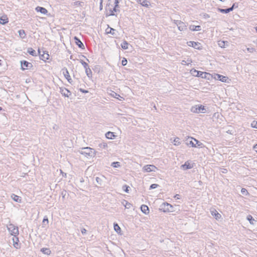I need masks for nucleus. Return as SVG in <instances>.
<instances>
[{
	"label": "nucleus",
	"instance_id": "obj_33",
	"mask_svg": "<svg viewBox=\"0 0 257 257\" xmlns=\"http://www.w3.org/2000/svg\"><path fill=\"white\" fill-rule=\"evenodd\" d=\"M66 74H65V78L67 79L70 83H72V80L70 76L69 75V73L67 70H66Z\"/></svg>",
	"mask_w": 257,
	"mask_h": 257
},
{
	"label": "nucleus",
	"instance_id": "obj_44",
	"mask_svg": "<svg viewBox=\"0 0 257 257\" xmlns=\"http://www.w3.org/2000/svg\"><path fill=\"white\" fill-rule=\"evenodd\" d=\"M111 166H112L114 168H117L120 166L119 163L118 162H113L111 164Z\"/></svg>",
	"mask_w": 257,
	"mask_h": 257
},
{
	"label": "nucleus",
	"instance_id": "obj_40",
	"mask_svg": "<svg viewBox=\"0 0 257 257\" xmlns=\"http://www.w3.org/2000/svg\"><path fill=\"white\" fill-rule=\"evenodd\" d=\"M99 147L102 149H106L107 147V145L106 143L103 142L99 144Z\"/></svg>",
	"mask_w": 257,
	"mask_h": 257
},
{
	"label": "nucleus",
	"instance_id": "obj_28",
	"mask_svg": "<svg viewBox=\"0 0 257 257\" xmlns=\"http://www.w3.org/2000/svg\"><path fill=\"white\" fill-rule=\"evenodd\" d=\"M116 31V30L113 28H109V27H108L106 29V33L107 34H111V35H115V32Z\"/></svg>",
	"mask_w": 257,
	"mask_h": 257
},
{
	"label": "nucleus",
	"instance_id": "obj_22",
	"mask_svg": "<svg viewBox=\"0 0 257 257\" xmlns=\"http://www.w3.org/2000/svg\"><path fill=\"white\" fill-rule=\"evenodd\" d=\"M191 140H193L194 141L192 140L190 141L189 142V145H191L193 147H196V145L199 143L198 141L196 140L195 139H193L192 138H191Z\"/></svg>",
	"mask_w": 257,
	"mask_h": 257
},
{
	"label": "nucleus",
	"instance_id": "obj_41",
	"mask_svg": "<svg viewBox=\"0 0 257 257\" xmlns=\"http://www.w3.org/2000/svg\"><path fill=\"white\" fill-rule=\"evenodd\" d=\"M114 229L117 232L120 231V228L117 223L114 224Z\"/></svg>",
	"mask_w": 257,
	"mask_h": 257
},
{
	"label": "nucleus",
	"instance_id": "obj_53",
	"mask_svg": "<svg viewBox=\"0 0 257 257\" xmlns=\"http://www.w3.org/2000/svg\"><path fill=\"white\" fill-rule=\"evenodd\" d=\"M65 90L67 91V93H65V97L67 96V97H68L69 96V95L70 94V92L67 90V89L65 88Z\"/></svg>",
	"mask_w": 257,
	"mask_h": 257
},
{
	"label": "nucleus",
	"instance_id": "obj_13",
	"mask_svg": "<svg viewBox=\"0 0 257 257\" xmlns=\"http://www.w3.org/2000/svg\"><path fill=\"white\" fill-rule=\"evenodd\" d=\"M74 39H75V43L76 44V45L79 48H82V49H84V46L83 44L81 42V41L79 39H78L77 37H75Z\"/></svg>",
	"mask_w": 257,
	"mask_h": 257
},
{
	"label": "nucleus",
	"instance_id": "obj_11",
	"mask_svg": "<svg viewBox=\"0 0 257 257\" xmlns=\"http://www.w3.org/2000/svg\"><path fill=\"white\" fill-rule=\"evenodd\" d=\"M233 9H234V5H232V6L231 8H229L228 9H221V8H218L217 10L218 12H219L220 13L227 14V13H228L232 11L233 10Z\"/></svg>",
	"mask_w": 257,
	"mask_h": 257
},
{
	"label": "nucleus",
	"instance_id": "obj_30",
	"mask_svg": "<svg viewBox=\"0 0 257 257\" xmlns=\"http://www.w3.org/2000/svg\"><path fill=\"white\" fill-rule=\"evenodd\" d=\"M19 34L20 37L21 38H22V39H24L26 37V36L25 32L23 30H19Z\"/></svg>",
	"mask_w": 257,
	"mask_h": 257
},
{
	"label": "nucleus",
	"instance_id": "obj_8",
	"mask_svg": "<svg viewBox=\"0 0 257 257\" xmlns=\"http://www.w3.org/2000/svg\"><path fill=\"white\" fill-rule=\"evenodd\" d=\"M39 54L40 55V59L42 60L46 61V60L49 59V55L48 53V52H45L43 51V54L41 53V51L39 50H38Z\"/></svg>",
	"mask_w": 257,
	"mask_h": 257
},
{
	"label": "nucleus",
	"instance_id": "obj_45",
	"mask_svg": "<svg viewBox=\"0 0 257 257\" xmlns=\"http://www.w3.org/2000/svg\"><path fill=\"white\" fill-rule=\"evenodd\" d=\"M74 5L76 6L82 7L84 5V3L81 2H75L74 3Z\"/></svg>",
	"mask_w": 257,
	"mask_h": 257
},
{
	"label": "nucleus",
	"instance_id": "obj_60",
	"mask_svg": "<svg viewBox=\"0 0 257 257\" xmlns=\"http://www.w3.org/2000/svg\"><path fill=\"white\" fill-rule=\"evenodd\" d=\"M199 184H200V185H202V181H199Z\"/></svg>",
	"mask_w": 257,
	"mask_h": 257
},
{
	"label": "nucleus",
	"instance_id": "obj_35",
	"mask_svg": "<svg viewBox=\"0 0 257 257\" xmlns=\"http://www.w3.org/2000/svg\"><path fill=\"white\" fill-rule=\"evenodd\" d=\"M111 95L113 97L116 98L120 100H121V99H123L122 97L120 96L119 94H117L116 93H115L114 92H112Z\"/></svg>",
	"mask_w": 257,
	"mask_h": 257
},
{
	"label": "nucleus",
	"instance_id": "obj_21",
	"mask_svg": "<svg viewBox=\"0 0 257 257\" xmlns=\"http://www.w3.org/2000/svg\"><path fill=\"white\" fill-rule=\"evenodd\" d=\"M188 46L193 47L196 49L198 48V46L199 45V43L198 42H195L193 41H189L187 43Z\"/></svg>",
	"mask_w": 257,
	"mask_h": 257
},
{
	"label": "nucleus",
	"instance_id": "obj_48",
	"mask_svg": "<svg viewBox=\"0 0 257 257\" xmlns=\"http://www.w3.org/2000/svg\"><path fill=\"white\" fill-rule=\"evenodd\" d=\"M159 185L157 184H153L150 186V189H155L158 187Z\"/></svg>",
	"mask_w": 257,
	"mask_h": 257
},
{
	"label": "nucleus",
	"instance_id": "obj_43",
	"mask_svg": "<svg viewBox=\"0 0 257 257\" xmlns=\"http://www.w3.org/2000/svg\"><path fill=\"white\" fill-rule=\"evenodd\" d=\"M241 192L244 195L247 196L248 195V192L247 190L245 188H242L241 190Z\"/></svg>",
	"mask_w": 257,
	"mask_h": 257
},
{
	"label": "nucleus",
	"instance_id": "obj_39",
	"mask_svg": "<svg viewBox=\"0 0 257 257\" xmlns=\"http://www.w3.org/2000/svg\"><path fill=\"white\" fill-rule=\"evenodd\" d=\"M48 222H49V221H48V218L47 217H45L43 220V224H42L43 226V227L46 226V225H48Z\"/></svg>",
	"mask_w": 257,
	"mask_h": 257
},
{
	"label": "nucleus",
	"instance_id": "obj_9",
	"mask_svg": "<svg viewBox=\"0 0 257 257\" xmlns=\"http://www.w3.org/2000/svg\"><path fill=\"white\" fill-rule=\"evenodd\" d=\"M12 240H13V245H14V247H15L16 249L20 248V245L19 243V238L17 237V236H14Z\"/></svg>",
	"mask_w": 257,
	"mask_h": 257
},
{
	"label": "nucleus",
	"instance_id": "obj_2",
	"mask_svg": "<svg viewBox=\"0 0 257 257\" xmlns=\"http://www.w3.org/2000/svg\"><path fill=\"white\" fill-rule=\"evenodd\" d=\"M118 2L117 0H115L113 4H109L106 7V11L107 15L109 16L115 15L114 13L118 11L117 9L118 7Z\"/></svg>",
	"mask_w": 257,
	"mask_h": 257
},
{
	"label": "nucleus",
	"instance_id": "obj_52",
	"mask_svg": "<svg viewBox=\"0 0 257 257\" xmlns=\"http://www.w3.org/2000/svg\"><path fill=\"white\" fill-rule=\"evenodd\" d=\"M181 21H179V20H174V23L177 26V27H178V24H179V23H181Z\"/></svg>",
	"mask_w": 257,
	"mask_h": 257
},
{
	"label": "nucleus",
	"instance_id": "obj_37",
	"mask_svg": "<svg viewBox=\"0 0 257 257\" xmlns=\"http://www.w3.org/2000/svg\"><path fill=\"white\" fill-rule=\"evenodd\" d=\"M41 251L46 254H49L51 252L50 250L48 248H43L41 249Z\"/></svg>",
	"mask_w": 257,
	"mask_h": 257
},
{
	"label": "nucleus",
	"instance_id": "obj_26",
	"mask_svg": "<svg viewBox=\"0 0 257 257\" xmlns=\"http://www.w3.org/2000/svg\"><path fill=\"white\" fill-rule=\"evenodd\" d=\"M193 72L197 73L196 74H194V75H195L196 76H200L202 78L205 77V76H204L203 75H205L207 74L206 73H204L203 72L197 71L196 70H194Z\"/></svg>",
	"mask_w": 257,
	"mask_h": 257
},
{
	"label": "nucleus",
	"instance_id": "obj_3",
	"mask_svg": "<svg viewBox=\"0 0 257 257\" xmlns=\"http://www.w3.org/2000/svg\"><path fill=\"white\" fill-rule=\"evenodd\" d=\"M190 110L191 112L196 113H204L206 112V108H205V106L200 104L195 105L192 106Z\"/></svg>",
	"mask_w": 257,
	"mask_h": 257
},
{
	"label": "nucleus",
	"instance_id": "obj_1",
	"mask_svg": "<svg viewBox=\"0 0 257 257\" xmlns=\"http://www.w3.org/2000/svg\"><path fill=\"white\" fill-rule=\"evenodd\" d=\"M78 152L85 157H94L96 155L95 151L90 147H85L80 149Z\"/></svg>",
	"mask_w": 257,
	"mask_h": 257
},
{
	"label": "nucleus",
	"instance_id": "obj_50",
	"mask_svg": "<svg viewBox=\"0 0 257 257\" xmlns=\"http://www.w3.org/2000/svg\"><path fill=\"white\" fill-rule=\"evenodd\" d=\"M127 64V60L125 58H123L121 61V64L122 66H125Z\"/></svg>",
	"mask_w": 257,
	"mask_h": 257
},
{
	"label": "nucleus",
	"instance_id": "obj_15",
	"mask_svg": "<svg viewBox=\"0 0 257 257\" xmlns=\"http://www.w3.org/2000/svg\"><path fill=\"white\" fill-rule=\"evenodd\" d=\"M181 167L184 170H187L189 169H191L193 166L188 162H185L184 165H182Z\"/></svg>",
	"mask_w": 257,
	"mask_h": 257
},
{
	"label": "nucleus",
	"instance_id": "obj_46",
	"mask_svg": "<svg viewBox=\"0 0 257 257\" xmlns=\"http://www.w3.org/2000/svg\"><path fill=\"white\" fill-rule=\"evenodd\" d=\"M251 126L253 128H257V121L253 120L251 123Z\"/></svg>",
	"mask_w": 257,
	"mask_h": 257
},
{
	"label": "nucleus",
	"instance_id": "obj_51",
	"mask_svg": "<svg viewBox=\"0 0 257 257\" xmlns=\"http://www.w3.org/2000/svg\"><path fill=\"white\" fill-rule=\"evenodd\" d=\"M79 90H80L81 92H82V93H88V90H84V89H82V88H80V89H79Z\"/></svg>",
	"mask_w": 257,
	"mask_h": 257
},
{
	"label": "nucleus",
	"instance_id": "obj_6",
	"mask_svg": "<svg viewBox=\"0 0 257 257\" xmlns=\"http://www.w3.org/2000/svg\"><path fill=\"white\" fill-rule=\"evenodd\" d=\"M157 170V168L153 165H146L142 168L143 172L147 173L155 172Z\"/></svg>",
	"mask_w": 257,
	"mask_h": 257
},
{
	"label": "nucleus",
	"instance_id": "obj_64",
	"mask_svg": "<svg viewBox=\"0 0 257 257\" xmlns=\"http://www.w3.org/2000/svg\"><path fill=\"white\" fill-rule=\"evenodd\" d=\"M256 43L257 44V38H256Z\"/></svg>",
	"mask_w": 257,
	"mask_h": 257
},
{
	"label": "nucleus",
	"instance_id": "obj_34",
	"mask_svg": "<svg viewBox=\"0 0 257 257\" xmlns=\"http://www.w3.org/2000/svg\"><path fill=\"white\" fill-rule=\"evenodd\" d=\"M128 43L126 41H124L121 44V47L123 49H128Z\"/></svg>",
	"mask_w": 257,
	"mask_h": 257
},
{
	"label": "nucleus",
	"instance_id": "obj_31",
	"mask_svg": "<svg viewBox=\"0 0 257 257\" xmlns=\"http://www.w3.org/2000/svg\"><path fill=\"white\" fill-rule=\"evenodd\" d=\"M85 73H86V75L89 78L92 77V71H91V70L89 68H88L87 69H86L85 70Z\"/></svg>",
	"mask_w": 257,
	"mask_h": 257
},
{
	"label": "nucleus",
	"instance_id": "obj_36",
	"mask_svg": "<svg viewBox=\"0 0 257 257\" xmlns=\"http://www.w3.org/2000/svg\"><path fill=\"white\" fill-rule=\"evenodd\" d=\"M95 180L98 185H102V182H103V179L102 178L99 177H96L95 178Z\"/></svg>",
	"mask_w": 257,
	"mask_h": 257
},
{
	"label": "nucleus",
	"instance_id": "obj_57",
	"mask_svg": "<svg viewBox=\"0 0 257 257\" xmlns=\"http://www.w3.org/2000/svg\"><path fill=\"white\" fill-rule=\"evenodd\" d=\"M175 198H176V199H180V197H179V195L178 194H176L175 196H174Z\"/></svg>",
	"mask_w": 257,
	"mask_h": 257
},
{
	"label": "nucleus",
	"instance_id": "obj_49",
	"mask_svg": "<svg viewBox=\"0 0 257 257\" xmlns=\"http://www.w3.org/2000/svg\"><path fill=\"white\" fill-rule=\"evenodd\" d=\"M246 50L249 53H253L255 51V49L253 48H247Z\"/></svg>",
	"mask_w": 257,
	"mask_h": 257
},
{
	"label": "nucleus",
	"instance_id": "obj_63",
	"mask_svg": "<svg viewBox=\"0 0 257 257\" xmlns=\"http://www.w3.org/2000/svg\"><path fill=\"white\" fill-rule=\"evenodd\" d=\"M2 110V108L0 107V111Z\"/></svg>",
	"mask_w": 257,
	"mask_h": 257
},
{
	"label": "nucleus",
	"instance_id": "obj_17",
	"mask_svg": "<svg viewBox=\"0 0 257 257\" xmlns=\"http://www.w3.org/2000/svg\"><path fill=\"white\" fill-rule=\"evenodd\" d=\"M189 29L192 31H199L201 30V27L200 26L190 25Z\"/></svg>",
	"mask_w": 257,
	"mask_h": 257
},
{
	"label": "nucleus",
	"instance_id": "obj_14",
	"mask_svg": "<svg viewBox=\"0 0 257 257\" xmlns=\"http://www.w3.org/2000/svg\"><path fill=\"white\" fill-rule=\"evenodd\" d=\"M36 11L39 12L43 14H46L48 12L47 10L45 8L41 7H37L36 8Z\"/></svg>",
	"mask_w": 257,
	"mask_h": 257
},
{
	"label": "nucleus",
	"instance_id": "obj_27",
	"mask_svg": "<svg viewBox=\"0 0 257 257\" xmlns=\"http://www.w3.org/2000/svg\"><path fill=\"white\" fill-rule=\"evenodd\" d=\"M218 44L221 48H225L226 46H227L228 42L224 41H219L218 42Z\"/></svg>",
	"mask_w": 257,
	"mask_h": 257
},
{
	"label": "nucleus",
	"instance_id": "obj_19",
	"mask_svg": "<svg viewBox=\"0 0 257 257\" xmlns=\"http://www.w3.org/2000/svg\"><path fill=\"white\" fill-rule=\"evenodd\" d=\"M139 3L143 6L147 8L149 7L150 3L147 0H139Z\"/></svg>",
	"mask_w": 257,
	"mask_h": 257
},
{
	"label": "nucleus",
	"instance_id": "obj_23",
	"mask_svg": "<svg viewBox=\"0 0 257 257\" xmlns=\"http://www.w3.org/2000/svg\"><path fill=\"white\" fill-rule=\"evenodd\" d=\"M8 23V18L6 16H3L0 18V24L5 25Z\"/></svg>",
	"mask_w": 257,
	"mask_h": 257
},
{
	"label": "nucleus",
	"instance_id": "obj_58",
	"mask_svg": "<svg viewBox=\"0 0 257 257\" xmlns=\"http://www.w3.org/2000/svg\"><path fill=\"white\" fill-rule=\"evenodd\" d=\"M227 170H226V169H223L222 170V172L223 173H227Z\"/></svg>",
	"mask_w": 257,
	"mask_h": 257
},
{
	"label": "nucleus",
	"instance_id": "obj_12",
	"mask_svg": "<svg viewBox=\"0 0 257 257\" xmlns=\"http://www.w3.org/2000/svg\"><path fill=\"white\" fill-rule=\"evenodd\" d=\"M141 211L145 214H148L149 213V207L146 205H142L141 206Z\"/></svg>",
	"mask_w": 257,
	"mask_h": 257
},
{
	"label": "nucleus",
	"instance_id": "obj_18",
	"mask_svg": "<svg viewBox=\"0 0 257 257\" xmlns=\"http://www.w3.org/2000/svg\"><path fill=\"white\" fill-rule=\"evenodd\" d=\"M186 26L184 23L181 22L179 23L178 28L180 31H184L186 29Z\"/></svg>",
	"mask_w": 257,
	"mask_h": 257
},
{
	"label": "nucleus",
	"instance_id": "obj_38",
	"mask_svg": "<svg viewBox=\"0 0 257 257\" xmlns=\"http://www.w3.org/2000/svg\"><path fill=\"white\" fill-rule=\"evenodd\" d=\"M174 145L178 146L181 144V142L180 141V139L178 137L176 138L174 140Z\"/></svg>",
	"mask_w": 257,
	"mask_h": 257
},
{
	"label": "nucleus",
	"instance_id": "obj_29",
	"mask_svg": "<svg viewBox=\"0 0 257 257\" xmlns=\"http://www.w3.org/2000/svg\"><path fill=\"white\" fill-rule=\"evenodd\" d=\"M246 219H247V220L249 221V223L253 225L254 224V222H255V220L251 215H247Z\"/></svg>",
	"mask_w": 257,
	"mask_h": 257
},
{
	"label": "nucleus",
	"instance_id": "obj_59",
	"mask_svg": "<svg viewBox=\"0 0 257 257\" xmlns=\"http://www.w3.org/2000/svg\"><path fill=\"white\" fill-rule=\"evenodd\" d=\"M219 116V114L218 113H215L214 114V116H217L218 117Z\"/></svg>",
	"mask_w": 257,
	"mask_h": 257
},
{
	"label": "nucleus",
	"instance_id": "obj_62",
	"mask_svg": "<svg viewBox=\"0 0 257 257\" xmlns=\"http://www.w3.org/2000/svg\"><path fill=\"white\" fill-rule=\"evenodd\" d=\"M255 29L256 32H257V26L256 27H255Z\"/></svg>",
	"mask_w": 257,
	"mask_h": 257
},
{
	"label": "nucleus",
	"instance_id": "obj_7",
	"mask_svg": "<svg viewBox=\"0 0 257 257\" xmlns=\"http://www.w3.org/2000/svg\"><path fill=\"white\" fill-rule=\"evenodd\" d=\"M214 78L215 79L219 80L223 82L229 83L230 81L227 77L218 74H216Z\"/></svg>",
	"mask_w": 257,
	"mask_h": 257
},
{
	"label": "nucleus",
	"instance_id": "obj_16",
	"mask_svg": "<svg viewBox=\"0 0 257 257\" xmlns=\"http://www.w3.org/2000/svg\"><path fill=\"white\" fill-rule=\"evenodd\" d=\"M12 198L16 202L21 203L22 201V199L21 197L17 195L13 194L11 195Z\"/></svg>",
	"mask_w": 257,
	"mask_h": 257
},
{
	"label": "nucleus",
	"instance_id": "obj_54",
	"mask_svg": "<svg viewBox=\"0 0 257 257\" xmlns=\"http://www.w3.org/2000/svg\"><path fill=\"white\" fill-rule=\"evenodd\" d=\"M204 17L205 18H208L210 17L209 15L208 14H204Z\"/></svg>",
	"mask_w": 257,
	"mask_h": 257
},
{
	"label": "nucleus",
	"instance_id": "obj_32",
	"mask_svg": "<svg viewBox=\"0 0 257 257\" xmlns=\"http://www.w3.org/2000/svg\"><path fill=\"white\" fill-rule=\"evenodd\" d=\"M28 52L32 56H36V52L33 50L32 48H29L28 49Z\"/></svg>",
	"mask_w": 257,
	"mask_h": 257
},
{
	"label": "nucleus",
	"instance_id": "obj_10",
	"mask_svg": "<svg viewBox=\"0 0 257 257\" xmlns=\"http://www.w3.org/2000/svg\"><path fill=\"white\" fill-rule=\"evenodd\" d=\"M210 212L211 215L217 220L220 219L221 217V215L215 209H211Z\"/></svg>",
	"mask_w": 257,
	"mask_h": 257
},
{
	"label": "nucleus",
	"instance_id": "obj_24",
	"mask_svg": "<svg viewBox=\"0 0 257 257\" xmlns=\"http://www.w3.org/2000/svg\"><path fill=\"white\" fill-rule=\"evenodd\" d=\"M105 137L108 139H113L115 137V135L113 133L111 132H108L105 134Z\"/></svg>",
	"mask_w": 257,
	"mask_h": 257
},
{
	"label": "nucleus",
	"instance_id": "obj_61",
	"mask_svg": "<svg viewBox=\"0 0 257 257\" xmlns=\"http://www.w3.org/2000/svg\"><path fill=\"white\" fill-rule=\"evenodd\" d=\"M185 63H186V62L184 60L182 61V64H184Z\"/></svg>",
	"mask_w": 257,
	"mask_h": 257
},
{
	"label": "nucleus",
	"instance_id": "obj_56",
	"mask_svg": "<svg viewBox=\"0 0 257 257\" xmlns=\"http://www.w3.org/2000/svg\"><path fill=\"white\" fill-rule=\"evenodd\" d=\"M253 149L256 152H257V144L254 146Z\"/></svg>",
	"mask_w": 257,
	"mask_h": 257
},
{
	"label": "nucleus",
	"instance_id": "obj_55",
	"mask_svg": "<svg viewBox=\"0 0 257 257\" xmlns=\"http://www.w3.org/2000/svg\"><path fill=\"white\" fill-rule=\"evenodd\" d=\"M81 232H82V234H85L86 232V230L85 229L83 228L81 230Z\"/></svg>",
	"mask_w": 257,
	"mask_h": 257
},
{
	"label": "nucleus",
	"instance_id": "obj_20",
	"mask_svg": "<svg viewBox=\"0 0 257 257\" xmlns=\"http://www.w3.org/2000/svg\"><path fill=\"white\" fill-rule=\"evenodd\" d=\"M121 203L126 209H130L132 206V205L125 200H123Z\"/></svg>",
	"mask_w": 257,
	"mask_h": 257
},
{
	"label": "nucleus",
	"instance_id": "obj_4",
	"mask_svg": "<svg viewBox=\"0 0 257 257\" xmlns=\"http://www.w3.org/2000/svg\"><path fill=\"white\" fill-rule=\"evenodd\" d=\"M7 227L9 231L12 235L17 236L19 234V232L18 227L15 226L14 224H10L8 225Z\"/></svg>",
	"mask_w": 257,
	"mask_h": 257
},
{
	"label": "nucleus",
	"instance_id": "obj_42",
	"mask_svg": "<svg viewBox=\"0 0 257 257\" xmlns=\"http://www.w3.org/2000/svg\"><path fill=\"white\" fill-rule=\"evenodd\" d=\"M80 62H81V64L83 65V66L84 67V68H85V70L86 69L89 68L88 64L87 63H86L85 62H84L82 60H81Z\"/></svg>",
	"mask_w": 257,
	"mask_h": 257
},
{
	"label": "nucleus",
	"instance_id": "obj_47",
	"mask_svg": "<svg viewBox=\"0 0 257 257\" xmlns=\"http://www.w3.org/2000/svg\"><path fill=\"white\" fill-rule=\"evenodd\" d=\"M129 186H127L126 185H123L122 186V189L126 193H128V188H129Z\"/></svg>",
	"mask_w": 257,
	"mask_h": 257
},
{
	"label": "nucleus",
	"instance_id": "obj_5",
	"mask_svg": "<svg viewBox=\"0 0 257 257\" xmlns=\"http://www.w3.org/2000/svg\"><path fill=\"white\" fill-rule=\"evenodd\" d=\"M161 210H162L164 212H173V206L167 202L163 203L161 205Z\"/></svg>",
	"mask_w": 257,
	"mask_h": 257
},
{
	"label": "nucleus",
	"instance_id": "obj_25",
	"mask_svg": "<svg viewBox=\"0 0 257 257\" xmlns=\"http://www.w3.org/2000/svg\"><path fill=\"white\" fill-rule=\"evenodd\" d=\"M22 67L23 69H25L27 68H28L30 67V65H31V64L30 63L26 61H24V62H22Z\"/></svg>",
	"mask_w": 257,
	"mask_h": 257
}]
</instances>
